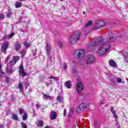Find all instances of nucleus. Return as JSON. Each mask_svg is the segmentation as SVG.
Instances as JSON below:
<instances>
[{
	"instance_id": "1",
	"label": "nucleus",
	"mask_w": 128,
	"mask_h": 128,
	"mask_svg": "<svg viewBox=\"0 0 128 128\" xmlns=\"http://www.w3.org/2000/svg\"><path fill=\"white\" fill-rule=\"evenodd\" d=\"M102 38H98L97 42L94 44V46H100V48L97 51L96 54L98 56H102L110 48V42H114L116 40V38L114 37L109 38L106 42H102Z\"/></svg>"
},
{
	"instance_id": "2",
	"label": "nucleus",
	"mask_w": 128,
	"mask_h": 128,
	"mask_svg": "<svg viewBox=\"0 0 128 128\" xmlns=\"http://www.w3.org/2000/svg\"><path fill=\"white\" fill-rule=\"evenodd\" d=\"M80 40V33H75L71 35L69 38L70 44H76Z\"/></svg>"
},
{
	"instance_id": "3",
	"label": "nucleus",
	"mask_w": 128,
	"mask_h": 128,
	"mask_svg": "<svg viewBox=\"0 0 128 128\" xmlns=\"http://www.w3.org/2000/svg\"><path fill=\"white\" fill-rule=\"evenodd\" d=\"M96 62V58L92 55H88L85 59V62L86 64H94Z\"/></svg>"
},
{
	"instance_id": "4",
	"label": "nucleus",
	"mask_w": 128,
	"mask_h": 128,
	"mask_svg": "<svg viewBox=\"0 0 128 128\" xmlns=\"http://www.w3.org/2000/svg\"><path fill=\"white\" fill-rule=\"evenodd\" d=\"M84 52L83 50L80 49L76 50L74 52V56H76L78 58H84Z\"/></svg>"
},
{
	"instance_id": "5",
	"label": "nucleus",
	"mask_w": 128,
	"mask_h": 128,
	"mask_svg": "<svg viewBox=\"0 0 128 128\" xmlns=\"http://www.w3.org/2000/svg\"><path fill=\"white\" fill-rule=\"evenodd\" d=\"M104 26V22L102 20H98L95 22L94 28V30H97L100 28H102Z\"/></svg>"
},
{
	"instance_id": "6",
	"label": "nucleus",
	"mask_w": 128,
	"mask_h": 128,
	"mask_svg": "<svg viewBox=\"0 0 128 128\" xmlns=\"http://www.w3.org/2000/svg\"><path fill=\"white\" fill-rule=\"evenodd\" d=\"M84 84L82 82H79L77 84L76 87V90L78 94H82V92L84 90Z\"/></svg>"
},
{
	"instance_id": "7",
	"label": "nucleus",
	"mask_w": 128,
	"mask_h": 128,
	"mask_svg": "<svg viewBox=\"0 0 128 128\" xmlns=\"http://www.w3.org/2000/svg\"><path fill=\"white\" fill-rule=\"evenodd\" d=\"M84 108H86V104H81L77 108V112H82L84 110Z\"/></svg>"
},
{
	"instance_id": "8",
	"label": "nucleus",
	"mask_w": 128,
	"mask_h": 128,
	"mask_svg": "<svg viewBox=\"0 0 128 128\" xmlns=\"http://www.w3.org/2000/svg\"><path fill=\"white\" fill-rule=\"evenodd\" d=\"M19 74L22 76H26V73L24 72L22 65L20 66Z\"/></svg>"
},
{
	"instance_id": "9",
	"label": "nucleus",
	"mask_w": 128,
	"mask_h": 128,
	"mask_svg": "<svg viewBox=\"0 0 128 128\" xmlns=\"http://www.w3.org/2000/svg\"><path fill=\"white\" fill-rule=\"evenodd\" d=\"M50 114L51 116H50V118L51 120H56V116H58L56 112L54 111H52Z\"/></svg>"
},
{
	"instance_id": "10",
	"label": "nucleus",
	"mask_w": 128,
	"mask_h": 128,
	"mask_svg": "<svg viewBox=\"0 0 128 128\" xmlns=\"http://www.w3.org/2000/svg\"><path fill=\"white\" fill-rule=\"evenodd\" d=\"M8 46V43L4 44L2 48V52H6Z\"/></svg>"
},
{
	"instance_id": "11",
	"label": "nucleus",
	"mask_w": 128,
	"mask_h": 128,
	"mask_svg": "<svg viewBox=\"0 0 128 128\" xmlns=\"http://www.w3.org/2000/svg\"><path fill=\"white\" fill-rule=\"evenodd\" d=\"M114 110V108L113 106L110 107V110L112 112L114 118H118V115H116V111Z\"/></svg>"
},
{
	"instance_id": "12",
	"label": "nucleus",
	"mask_w": 128,
	"mask_h": 128,
	"mask_svg": "<svg viewBox=\"0 0 128 128\" xmlns=\"http://www.w3.org/2000/svg\"><path fill=\"white\" fill-rule=\"evenodd\" d=\"M108 62L110 66H112L113 68L116 66V64L114 60H110Z\"/></svg>"
},
{
	"instance_id": "13",
	"label": "nucleus",
	"mask_w": 128,
	"mask_h": 128,
	"mask_svg": "<svg viewBox=\"0 0 128 128\" xmlns=\"http://www.w3.org/2000/svg\"><path fill=\"white\" fill-rule=\"evenodd\" d=\"M20 48H22V44L17 43L15 44L14 48L16 50H20Z\"/></svg>"
},
{
	"instance_id": "14",
	"label": "nucleus",
	"mask_w": 128,
	"mask_h": 128,
	"mask_svg": "<svg viewBox=\"0 0 128 128\" xmlns=\"http://www.w3.org/2000/svg\"><path fill=\"white\" fill-rule=\"evenodd\" d=\"M92 26V21L90 20L85 25H84V28H88V26Z\"/></svg>"
},
{
	"instance_id": "15",
	"label": "nucleus",
	"mask_w": 128,
	"mask_h": 128,
	"mask_svg": "<svg viewBox=\"0 0 128 128\" xmlns=\"http://www.w3.org/2000/svg\"><path fill=\"white\" fill-rule=\"evenodd\" d=\"M65 86L68 88H72V83L70 82V81L66 82Z\"/></svg>"
},
{
	"instance_id": "16",
	"label": "nucleus",
	"mask_w": 128,
	"mask_h": 128,
	"mask_svg": "<svg viewBox=\"0 0 128 128\" xmlns=\"http://www.w3.org/2000/svg\"><path fill=\"white\" fill-rule=\"evenodd\" d=\"M51 48H52L50 47V45L48 44H47L46 46V50L48 54H50Z\"/></svg>"
},
{
	"instance_id": "17",
	"label": "nucleus",
	"mask_w": 128,
	"mask_h": 128,
	"mask_svg": "<svg viewBox=\"0 0 128 128\" xmlns=\"http://www.w3.org/2000/svg\"><path fill=\"white\" fill-rule=\"evenodd\" d=\"M15 6L16 8H18L22 6V3L20 2H16L15 4Z\"/></svg>"
},
{
	"instance_id": "18",
	"label": "nucleus",
	"mask_w": 128,
	"mask_h": 128,
	"mask_svg": "<svg viewBox=\"0 0 128 128\" xmlns=\"http://www.w3.org/2000/svg\"><path fill=\"white\" fill-rule=\"evenodd\" d=\"M42 126H44V121L38 120V128L42 127Z\"/></svg>"
},
{
	"instance_id": "19",
	"label": "nucleus",
	"mask_w": 128,
	"mask_h": 128,
	"mask_svg": "<svg viewBox=\"0 0 128 128\" xmlns=\"http://www.w3.org/2000/svg\"><path fill=\"white\" fill-rule=\"evenodd\" d=\"M18 88H19L20 90L22 92H24V87H22V84H19Z\"/></svg>"
},
{
	"instance_id": "20",
	"label": "nucleus",
	"mask_w": 128,
	"mask_h": 128,
	"mask_svg": "<svg viewBox=\"0 0 128 128\" xmlns=\"http://www.w3.org/2000/svg\"><path fill=\"white\" fill-rule=\"evenodd\" d=\"M75 110H76V108H70V112L69 114L70 116H72V114H74V112Z\"/></svg>"
},
{
	"instance_id": "21",
	"label": "nucleus",
	"mask_w": 128,
	"mask_h": 128,
	"mask_svg": "<svg viewBox=\"0 0 128 128\" xmlns=\"http://www.w3.org/2000/svg\"><path fill=\"white\" fill-rule=\"evenodd\" d=\"M44 100H50V96L48 94H44Z\"/></svg>"
},
{
	"instance_id": "22",
	"label": "nucleus",
	"mask_w": 128,
	"mask_h": 128,
	"mask_svg": "<svg viewBox=\"0 0 128 128\" xmlns=\"http://www.w3.org/2000/svg\"><path fill=\"white\" fill-rule=\"evenodd\" d=\"M27 118H28V114H26V113H24L23 115L22 120H26Z\"/></svg>"
},
{
	"instance_id": "23",
	"label": "nucleus",
	"mask_w": 128,
	"mask_h": 128,
	"mask_svg": "<svg viewBox=\"0 0 128 128\" xmlns=\"http://www.w3.org/2000/svg\"><path fill=\"white\" fill-rule=\"evenodd\" d=\"M24 46L26 48H28L29 46H30V44L25 42H24Z\"/></svg>"
},
{
	"instance_id": "24",
	"label": "nucleus",
	"mask_w": 128,
	"mask_h": 128,
	"mask_svg": "<svg viewBox=\"0 0 128 128\" xmlns=\"http://www.w3.org/2000/svg\"><path fill=\"white\" fill-rule=\"evenodd\" d=\"M20 60V57H18V56H16L13 59V60H14V62H18V60Z\"/></svg>"
},
{
	"instance_id": "25",
	"label": "nucleus",
	"mask_w": 128,
	"mask_h": 128,
	"mask_svg": "<svg viewBox=\"0 0 128 128\" xmlns=\"http://www.w3.org/2000/svg\"><path fill=\"white\" fill-rule=\"evenodd\" d=\"M63 68L64 70H66V68H68V64H66V62H64Z\"/></svg>"
},
{
	"instance_id": "26",
	"label": "nucleus",
	"mask_w": 128,
	"mask_h": 128,
	"mask_svg": "<svg viewBox=\"0 0 128 128\" xmlns=\"http://www.w3.org/2000/svg\"><path fill=\"white\" fill-rule=\"evenodd\" d=\"M12 118H13V120H18V116H16V114H13Z\"/></svg>"
},
{
	"instance_id": "27",
	"label": "nucleus",
	"mask_w": 128,
	"mask_h": 128,
	"mask_svg": "<svg viewBox=\"0 0 128 128\" xmlns=\"http://www.w3.org/2000/svg\"><path fill=\"white\" fill-rule=\"evenodd\" d=\"M19 112L20 114H24V109H22V108H20L19 109Z\"/></svg>"
},
{
	"instance_id": "28",
	"label": "nucleus",
	"mask_w": 128,
	"mask_h": 128,
	"mask_svg": "<svg viewBox=\"0 0 128 128\" xmlns=\"http://www.w3.org/2000/svg\"><path fill=\"white\" fill-rule=\"evenodd\" d=\"M5 16L4 14H0V20H2L4 18Z\"/></svg>"
},
{
	"instance_id": "29",
	"label": "nucleus",
	"mask_w": 128,
	"mask_h": 128,
	"mask_svg": "<svg viewBox=\"0 0 128 128\" xmlns=\"http://www.w3.org/2000/svg\"><path fill=\"white\" fill-rule=\"evenodd\" d=\"M16 62L14 61V60H12L10 62V66H14V64H16Z\"/></svg>"
},
{
	"instance_id": "30",
	"label": "nucleus",
	"mask_w": 128,
	"mask_h": 128,
	"mask_svg": "<svg viewBox=\"0 0 128 128\" xmlns=\"http://www.w3.org/2000/svg\"><path fill=\"white\" fill-rule=\"evenodd\" d=\"M0 74H6V73H4V72L2 70V64H0Z\"/></svg>"
},
{
	"instance_id": "31",
	"label": "nucleus",
	"mask_w": 128,
	"mask_h": 128,
	"mask_svg": "<svg viewBox=\"0 0 128 128\" xmlns=\"http://www.w3.org/2000/svg\"><path fill=\"white\" fill-rule=\"evenodd\" d=\"M26 54V50H23L21 52L22 56H24Z\"/></svg>"
},
{
	"instance_id": "32",
	"label": "nucleus",
	"mask_w": 128,
	"mask_h": 128,
	"mask_svg": "<svg viewBox=\"0 0 128 128\" xmlns=\"http://www.w3.org/2000/svg\"><path fill=\"white\" fill-rule=\"evenodd\" d=\"M58 46L60 48H62V42H58Z\"/></svg>"
},
{
	"instance_id": "33",
	"label": "nucleus",
	"mask_w": 128,
	"mask_h": 128,
	"mask_svg": "<svg viewBox=\"0 0 128 128\" xmlns=\"http://www.w3.org/2000/svg\"><path fill=\"white\" fill-rule=\"evenodd\" d=\"M57 100L59 102H60V100H62V96H58V98H57Z\"/></svg>"
},
{
	"instance_id": "34",
	"label": "nucleus",
	"mask_w": 128,
	"mask_h": 128,
	"mask_svg": "<svg viewBox=\"0 0 128 128\" xmlns=\"http://www.w3.org/2000/svg\"><path fill=\"white\" fill-rule=\"evenodd\" d=\"M6 84H8V82H10V78H8V77H6Z\"/></svg>"
},
{
	"instance_id": "35",
	"label": "nucleus",
	"mask_w": 128,
	"mask_h": 128,
	"mask_svg": "<svg viewBox=\"0 0 128 128\" xmlns=\"http://www.w3.org/2000/svg\"><path fill=\"white\" fill-rule=\"evenodd\" d=\"M72 72L74 74H76V73L78 72V70H76V69H72Z\"/></svg>"
},
{
	"instance_id": "36",
	"label": "nucleus",
	"mask_w": 128,
	"mask_h": 128,
	"mask_svg": "<svg viewBox=\"0 0 128 128\" xmlns=\"http://www.w3.org/2000/svg\"><path fill=\"white\" fill-rule=\"evenodd\" d=\"M22 126L23 128H28V127L26 126V124L24 123L22 124Z\"/></svg>"
},
{
	"instance_id": "37",
	"label": "nucleus",
	"mask_w": 128,
	"mask_h": 128,
	"mask_svg": "<svg viewBox=\"0 0 128 128\" xmlns=\"http://www.w3.org/2000/svg\"><path fill=\"white\" fill-rule=\"evenodd\" d=\"M116 80L118 82H122V78H117Z\"/></svg>"
},
{
	"instance_id": "38",
	"label": "nucleus",
	"mask_w": 128,
	"mask_h": 128,
	"mask_svg": "<svg viewBox=\"0 0 128 128\" xmlns=\"http://www.w3.org/2000/svg\"><path fill=\"white\" fill-rule=\"evenodd\" d=\"M12 15V13L10 12H8L7 14V18H10V16Z\"/></svg>"
},
{
	"instance_id": "39",
	"label": "nucleus",
	"mask_w": 128,
	"mask_h": 128,
	"mask_svg": "<svg viewBox=\"0 0 128 128\" xmlns=\"http://www.w3.org/2000/svg\"><path fill=\"white\" fill-rule=\"evenodd\" d=\"M13 36H14V33H12L9 36V38H12Z\"/></svg>"
},
{
	"instance_id": "40",
	"label": "nucleus",
	"mask_w": 128,
	"mask_h": 128,
	"mask_svg": "<svg viewBox=\"0 0 128 128\" xmlns=\"http://www.w3.org/2000/svg\"><path fill=\"white\" fill-rule=\"evenodd\" d=\"M64 116H66V110H64Z\"/></svg>"
},
{
	"instance_id": "41",
	"label": "nucleus",
	"mask_w": 128,
	"mask_h": 128,
	"mask_svg": "<svg viewBox=\"0 0 128 128\" xmlns=\"http://www.w3.org/2000/svg\"><path fill=\"white\" fill-rule=\"evenodd\" d=\"M48 78L50 79V78H54V76H52L50 77H48Z\"/></svg>"
},
{
	"instance_id": "42",
	"label": "nucleus",
	"mask_w": 128,
	"mask_h": 128,
	"mask_svg": "<svg viewBox=\"0 0 128 128\" xmlns=\"http://www.w3.org/2000/svg\"><path fill=\"white\" fill-rule=\"evenodd\" d=\"M36 106H37V108H40V104H36Z\"/></svg>"
},
{
	"instance_id": "43",
	"label": "nucleus",
	"mask_w": 128,
	"mask_h": 128,
	"mask_svg": "<svg viewBox=\"0 0 128 128\" xmlns=\"http://www.w3.org/2000/svg\"><path fill=\"white\" fill-rule=\"evenodd\" d=\"M76 128V125H74L72 126V128Z\"/></svg>"
},
{
	"instance_id": "44",
	"label": "nucleus",
	"mask_w": 128,
	"mask_h": 128,
	"mask_svg": "<svg viewBox=\"0 0 128 128\" xmlns=\"http://www.w3.org/2000/svg\"><path fill=\"white\" fill-rule=\"evenodd\" d=\"M44 128H50V127L48 126H46Z\"/></svg>"
},
{
	"instance_id": "45",
	"label": "nucleus",
	"mask_w": 128,
	"mask_h": 128,
	"mask_svg": "<svg viewBox=\"0 0 128 128\" xmlns=\"http://www.w3.org/2000/svg\"><path fill=\"white\" fill-rule=\"evenodd\" d=\"M20 0V2H24V1L26 0Z\"/></svg>"
},
{
	"instance_id": "46",
	"label": "nucleus",
	"mask_w": 128,
	"mask_h": 128,
	"mask_svg": "<svg viewBox=\"0 0 128 128\" xmlns=\"http://www.w3.org/2000/svg\"><path fill=\"white\" fill-rule=\"evenodd\" d=\"M2 127H3L2 125L0 126V128H2Z\"/></svg>"
},
{
	"instance_id": "47",
	"label": "nucleus",
	"mask_w": 128,
	"mask_h": 128,
	"mask_svg": "<svg viewBox=\"0 0 128 128\" xmlns=\"http://www.w3.org/2000/svg\"><path fill=\"white\" fill-rule=\"evenodd\" d=\"M0 78H2V74H0Z\"/></svg>"
},
{
	"instance_id": "48",
	"label": "nucleus",
	"mask_w": 128,
	"mask_h": 128,
	"mask_svg": "<svg viewBox=\"0 0 128 128\" xmlns=\"http://www.w3.org/2000/svg\"><path fill=\"white\" fill-rule=\"evenodd\" d=\"M100 104H104V102H101V103H100Z\"/></svg>"
},
{
	"instance_id": "49",
	"label": "nucleus",
	"mask_w": 128,
	"mask_h": 128,
	"mask_svg": "<svg viewBox=\"0 0 128 128\" xmlns=\"http://www.w3.org/2000/svg\"><path fill=\"white\" fill-rule=\"evenodd\" d=\"M61 2H62V0H60Z\"/></svg>"
}]
</instances>
